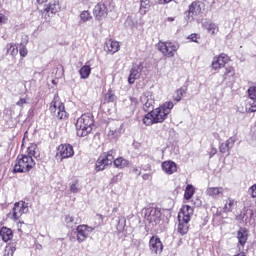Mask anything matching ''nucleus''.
Here are the masks:
<instances>
[{"label":"nucleus","mask_w":256,"mask_h":256,"mask_svg":"<svg viewBox=\"0 0 256 256\" xmlns=\"http://www.w3.org/2000/svg\"><path fill=\"white\" fill-rule=\"evenodd\" d=\"M248 194L250 195V197H252V199H256V184L252 185L248 189Z\"/></svg>","instance_id":"43"},{"label":"nucleus","mask_w":256,"mask_h":256,"mask_svg":"<svg viewBox=\"0 0 256 256\" xmlns=\"http://www.w3.org/2000/svg\"><path fill=\"white\" fill-rule=\"evenodd\" d=\"M133 172L138 173V175H141V171H139V168H137V167L133 168Z\"/></svg>","instance_id":"54"},{"label":"nucleus","mask_w":256,"mask_h":256,"mask_svg":"<svg viewBox=\"0 0 256 256\" xmlns=\"http://www.w3.org/2000/svg\"><path fill=\"white\" fill-rule=\"evenodd\" d=\"M227 151H229V149L225 146V143H222L220 145V152L227 153Z\"/></svg>","instance_id":"52"},{"label":"nucleus","mask_w":256,"mask_h":256,"mask_svg":"<svg viewBox=\"0 0 256 256\" xmlns=\"http://www.w3.org/2000/svg\"><path fill=\"white\" fill-rule=\"evenodd\" d=\"M6 54L10 55L12 57L13 61L17 58V55H19V48L17 47V44L15 43H8L6 45Z\"/></svg>","instance_id":"19"},{"label":"nucleus","mask_w":256,"mask_h":256,"mask_svg":"<svg viewBox=\"0 0 256 256\" xmlns=\"http://www.w3.org/2000/svg\"><path fill=\"white\" fill-rule=\"evenodd\" d=\"M8 21H9V18H7L5 14L0 13V25H6Z\"/></svg>","instance_id":"48"},{"label":"nucleus","mask_w":256,"mask_h":256,"mask_svg":"<svg viewBox=\"0 0 256 256\" xmlns=\"http://www.w3.org/2000/svg\"><path fill=\"white\" fill-rule=\"evenodd\" d=\"M15 253V247L14 246H9L4 250V255L3 256H13Z\"/></svg>","instance_id":"42"},{"label":"nucleus","mask_w":256,"mask_h":256,"mask_svg":"<svg viewBox=\"0 0 256 256\" xmlns=\"http://www.w3.org/2000/svg\"><path fill=\"white\" fill-rule=\"evenodd\" d=\"M227 63H229V56L226 54H220L213 58L212 69H214V71H219V69H223Z\"/></svg>","instance_id":"12"},{"label":"nucleus","mask_w":256,"mask_h":256,"mask_svg":"<svg viewBox=\"0 0 256 256\" xmlns=\"http://www.w3.org/2000/svg\"><path fill=\"white\" fill-rule=\"evenodd\" d=\"M199 205H201V201L200 200H198L197 207H199Z\"/></svg>","instance_id":"59"},{"label":"nucleus","mask_w":256,"mask_h":256,"mask_svg":"<svg viewBox=\"0 0 256 256\" xmlns=\"http://www.w3.org/2000/svg\"><path fill=\"white\" fill-rule=\"evenodd\" d=\"M79 74L81 76V79H88V77L91 75V66L84 65L80 70Z\"/></svg>","instance_id":"33"},{"label":"nucleus","mask_w":256,"mask_h":256,"mask_svg":"<svg viewBox=\"0 0 256 256\" xmlns=\"http://www.w3.org/2000/svg\"><path fill=\"white\" fill-rule=\"evenodd\" d=\"M235 79V69L233 67H227L224 73V81H231Z\"/></svg>","instance_id":"34"},{"label":"nucleus","mask_w":256,"mask_h":256,"mask_svg":"<svg viewBox=\"0 0 256 256\" xmlns=\"http://www.w3.org/2000/svg\"><path fill=\"white\" fill-rule=\"evenodd\" d=\"M73 221H75L73 216H70V215L65 216V223H66L67 227H73Z\"/></svg>","instance_id":"44"},{"label":"nucleus","mask_w":256,"mask_h":256,"mask_svg":"<svg viewBox=\"0 0 256 256\" xmlns=\"http://www.w3.org/2000/svg\"><path fill=\"white\" fill-rule=\"evenodd\" d=\"M61 107H65V105L62 104L59 95L55 94L52 102L50 103V113H55V110Z\"/></svg>","instance_id":"21"},{"label":"nucleus","mask_w":256,"mask_h":256,"mask_svg":"<svg viewBox=\"0 0 256 256\" xmlns=\"http://www.w3.org/2000/svg\"><path fill=\"white\" fill-rule=\"evenodd\" d=\"M143 123L144 125H146L147 127H151V125H155V123H157V120L155 118V114L153 112V110L151 112H148L144 118H143Z\"/></svg>","instance_id":"23"},{"label":"nucleus","mask_w":256,"mask_h":256,"mask_svg":"<svg viewBox=\"0 0 256 256\" xmlns=\"http://www.w3.org/2000/svg\"><path fill=\"white\" fill-rule=\"evenodd\" d=\"M224 193L225 189L223 187H208L206 189V195L212 199H219V197H223Z\"/></svg>","instance_id":"17"},{"label":"nucleus","mask_w":256,"mask_h":256,"mask_svg":"<svg viewBox=\"0 0 256 256\" xmlns=\"http://www.w3.org/2000/svg\"><path fill=\"white\" fill-rule=\"evenodd\" d=\"M193 216V208L189 205H185L181 208V210L178 213V220L180 221H186L189 223L191 221V217Z\"/></svg>","instance_id":"15"},{"label":"nucleus","mask_w":256,"mask_h":256,"mask_svg":"<svg viewBox=\"0 0 256 256\" xmlns=\"http://www.w3.org/2000/svg\"><path fill=\"white\" fill-rule=\"evenodd\" d=\"M35 167L33 157L27 155H19L14 164V173H29Z\"/></svg>","instance_id":"2"},{"label":"nucleus","mask_w":256,"mask_h":256,"mask_svg":"<svg viewBox=\"0 0 256 256\" xmlns=\"http://www.w3.org/2000/svg\"><path fill=\"white\" fill-rule=\"evenodd\" d=\"M158 49L165 57H175V53L179 50V45L173 42H159Z\"/></svg>","instance_id":"7"},{"label":"nucleus","mask_w":256,"mask_h":256,"mask_svg":"<svg viewBox=\"0 0 256 256\" xmlns=\"http://www.w3.org/2000/svg\"><path fill=\"white\" fill-rule=\"evenodd\" d=\"M237 237H238L239 244L243 246L247 243L249 232L244 228H240L237 233Z\"/></svg>","instance_id":"24"},{"label":"nucleus","mask_w":256,"mask_h":256,"mask_svg":"<svg viewBox=\"0 0 256 256\" xmlns=\"http://www.w3.org/2000/svg\"><path fill=\"white\" fill-rule=\"evenodd\" d=\"M73 155H75V150H73L71 144H61L58 146L56 158L60 159V161H63V159H69L70 157H73Z\"/></svg>","instance_id":"8"},{"label":"nucleus","mask_w":256,"mask_h":256,"mask_svg":"<svg viewBox=\"0 0 256 256\" xmlns=\"http://www.w3.org/2000/svg\"><path fill=\"white\" fill-rule=\"evenodd\" d=\"M203 27L210 33V35H217V33H219V25L211 21L204 22Z\"/></svg>","instance_id":"20"},{"label":"nucleus","mask_w":256,"mask_h":256,"mask_svg":"<svg viewBox=\"0 0 256 256\" xmlns=\"http://www.w3.org/2000/svg\"><path fill=\"white\" fill-rule=\"evenodd\" d=\"M177 231L180 233V235H187L189 232V222L178 220Z\"/></svg>","instance_id":"27"},{"label":"nucleus","mask_w":256,"mask_h":256,"mask_svg":"<svg viewBox=\"0 0 256 256\" xmlns=\"http://www.w3.org/2000/svg\"><path fill=\"white\" fill-rule=\"evenodd\" d=\"M142 213L146 223H149L152 227L161 223V210H159V208H145L142 210Z\"/></svg>","instance_id":"4"},{"label":"nucleus","mask_w":256,"mask_h":256,"mask_svg":"<svg viewBox=\"0 0 256 256\" xmlns=\"http://www.w3.org/2000/svg\"><path fill=\"white\" fill-rule=\"evenodd\" d=\"M195 195V187L191 184H188L185 188L184 199L189 201Z\"/></svg>","instance_id":"29"},{"label":"nucleus","mask_w":256,"mask_h":256,"mask_svg":"<svg viewBox=\"0 0 256 256\" xmlns=\"http://www.w3.org/2000/svg\"><path fill=\"white\" fill-rule=\"evenodd\" d=\"M44 9H46L48 13H51V15H55V13H59L61 7H59L58 1H53L46 5Z\"/></svg>","instance_id":"25"},{"label":"nucleus","mask_w":256,"mask_h":256,"mask_svg":"<svg viewBox=\"0 0 256 256\" xmlns=\"http://www.w3.org/2000/svg\"><path fill=\"white\" fill-rule=\"evenodd\" d=\"M93 15L96 21H103V19H106L107 15H109V10L105 3L100 2L96 4L93 9Z\"/></svg>","instance_id":"10"},{"label":"nucleus","mask_w":256,"mask_h":256,"mask_svg":"<svg viewBox=\"0 0 256 256\" xmlns=\"http://www.w3.org/2000/svg\"><path fill=\"white\" fill-rule=\"evenodd\" d=\"M51 17H53V14H51L44 8V10L42 11V19H44V22L49 23L51 21Z\"/></svg>","instance_id":"40"},{"label":"nucleus","mask_w":256,"mask_h":256,"mask_svg":"<svg viewBox=\"0 0 256 256\" xmlns=\"http://www.w3.org/2000/svg\"><path fill=\"white\" fill-rule=\"evenodd\" d=\"M93 131V115L83 114L76 122V135L78 137H87Z\"/></svg>","instance_id":"1"},{"label":"nucleus","mask_w":256,"mask_h":256,"mask_svg":"<svg viewBox=\"0 0 256 256\" xmlns=\"http://www.w3.org/2000/svg\"><path fill=\"white\" fill-rule=\"evenodd\" d=\"M129 99H130L131 105H133L134 107H137V105H139V99H137V97L130 96Z\"/></svg>","instance_id":"50"},{"label":"nucleus","mask_w":256,"mask_h":256,"mask_svg":"<svg viewBox=\"0 0 256 256\" xmlns=\"http://www.w3.org/2000/svg\"><path fill=\"white\" fill-rule=\"evenodd\" d=\"M80 23H87L93 19L89 10H84L79 15Z\"/></svg>","instance_id":"30"},{"label":"nucleus","mask_w":256,"mask_h":256,"mask_svg":"<svg viewBox=\"0 0 256 256\" xmlns=\"http://www.w3.org/2000/svg\"><path fill=\"white\" fill-rule=\"evenodd\" d=\"M141 71H143L142 63L138 64L137 66H135L134 68L131 69L130 75L128 77L129 85H133V83H135V81H137V79H139V77H141Z\"/></svg>","instance_id":"16"},{"label":"nucleus","mask_w":256,"mask_h":256,"mask_svg":"<svg viewBox=\"0 0 256 256\" xmlns=\"http://www.w3.org/2000/svg\"><path fill=\"white\" fill-rule=\"evenodd\" d=\"M248 113H255L256 112V101H254L249 108H247Z\"/></svg>","instance_id":"51"},{"label":"nucleus","mask_w":256,"mask_h":256,"mask_svg":"<svg viewBox=\"0 0 256 256\" xmlns=\"http://www.w3.org/2000/svg\"><path fill=\"white\" fill-rule=\"evenodd\" d=\"M27 213H29V204L25 201H19L14 204L12 211L7 214V218L17 222Z\"/></svg>","instance_id":"3"},{"label":"nucleus","mask_w":256,"mask_h":256,"mask_svg":"<svg viewBox=\"0 0 256 256\" xmlns=\"http://www.w3.org/2000/svg\"><path fill=\"white\" fill-rule=\"evenodd\" d=\"M54 117H57V119H65L67 118V111H65V106L60 107L55 110V112H51Z\"/></svg>","instance_id":"32"},{"label":"nucleus","mask_w":256,"mask_h":256,"mask_svg":"<svg viewBox=\"0 0 256 256\" xmlns=\"http://www.w3.org/2000/svg\"><path fill=\"white\" fill-rule=\"evenodd\" d=\"M20 57L25 58L27 57L29 51L27 50V47L23 46L19 49Z\"/></svg>","instance_id":"47"},{"label":"nucleus","mask_w":256,"mask_h":256,"mask_svg":"<svg viewBox=\"0 0 256 256\" xmlns=\"http://www.w3.org/2000/svg\"><path fill=\"white\" fill-rule=\"evenodd\" d=\"M235 205H237V202H235V199L228 198L227 200H225V204L223 207L224 213H231V211L235 209Z\"/></svg>","instance_id":"26"},{"label":"nucleus","mask_w":256,"mask_h":256,"mask_svg":"<svg viewBox=\"0 0 256 256\" xmlns=\"http://www.w3.org/2000/svg\"><path fill=\"white\" fill-rule=\"evenodd\" d=\"M91 234V228L87 225H80L76 229V236L78 243H83Z\"/></svg>","instance_id":"14"},{"label":"nucleus","mask_w":256,"mask_h":256,"mask_svg":"<svg viewBox=\"0 0 256 256\" xmlns=\"http://www.w3.org/2000/svg\"><path fill=\"white\" fill-rule=\"evenodd\" d=\"M104 101L106 103H115L117 101V96H115L113 91L109 90L104 96Z\"/></svg>","instance_id":"35"},{"label":"nucleus","mask_w":256,"mask_h":256,"mask_svg":"<svg viewBox=\"0 0 256 256\" xmlns=\"http://www.w3.org/2000/svg\"><path fill=\"white\" fill-rule=\"evenodd\" d=\"M171 1H173V0H160V3H171Z\"/></svg>","instance_id":"56"},{"label":"nucleus","mask_w":256,"mask_h":256,"mask_svg":"<svg viewBox=\"0 0 256 256\" xmlns=\"http://www.w3.org/2000/svg\"><path fill=\"white\" fill-rule=\"evenodd\" d=\"M113 152H108L107 154H103L96 161V171H104L105 167L111 165L113 163Z\"/></svg>","instance_id":"9"},{"label":"nucleus","mask_w":256,"mask_h":256,"mask_svg":"<svg viewBox=\"0 0 256 256\" xmlns=\"http://www.w3.org/2000/svg\"><path fill=\"white\" fill-rule=\"evenodd\" d=\"M114 166L117 167V169H125V167H129V162L127 159L119 157L114 160Z\"/></svg>","instance_id":"28"},{"label":"nucleus","mask_w":256,"mask_h":256,"mask_svg":"<svg viewBox=\"0 0 256 256\" xmlns=\"http://www.w3.org/2000/svg\"><path fill=\"white\" fill-rule=\"evenodd\" d=\"M156 0H141V9H145V11H149L153 5H155Z\"/></svg>","instance_id":"36"},{"label":"nucleus","mask_w":256,"mask_h":256,"mask_svg":"<svg viewBox=\"0 0 256 256\" xmlns=\"http://www.w3.org/2000/svg\"><path fill=\"white\" fill-rule=\"evenodd\" d=\"M174 106L175 105L173 104V102L169 101L152 110L156 119V123H163V121H165V119H167V116L171 113V110Z\"/></svg>","instance_id":"5"},{"label":"nucleus","mask_w":256,"mask_h":256,"mask_svg":"<svg viewBox=\"0 0 256 256\" xmlns=\"http://www.w3.org/2000/svg\"><path fill=\"white\" fill-rule=\"evenodd\" d=\"M106 45L110 53H117L119 51V42L117 41L109 40Z\"/></svg>","instance_id":"31"},{"label":"nucleus","mask_w":256,"mask_h":256,"mask_svg":"<svg viewBox=\"0 0 256 256\" xmlns=\"http://www.w3.org/2000/svg\"><path fill=\"white\" fill-rule=\"evenodd\" d=\"M187 93V90L180 88L178 90H176L175 94H174V101H181V99H183V97H185V94Z\"/></svg>","instance_id":"37"},{"label":"nucleus","mask_w":256,"mask_h":256,"mask_svg":"<svg viewBox=\"0 0 256 256\" xmlns=\"http://www.w3.org/2000/svg\"><path fill=\"white\" fill-rule=\"evenodd\" d=\"M205 10V4L201 1H194L189 6L188 12H186V21L191 23L195 17H199L200 14Z\"/></svg>","instance_id":"6"},{"label":"nucleus","mask_w":256,"mask_h":256,"mask_svg":"<svg viewBox=\"0 0 256 256\" xmlns=\"http://www.w3.org/2000/svg\"><path fill=\"white\" fill-rule=\"evenodd\" d=\"M35 151H37V145L31 144V145L28 146V148H27V153H28V155H26V156H27V157H35Z\"/></svg>","instance_id":"39"},{"label":"nucleus","mask_w":256,"mask_h":256,"mask_svg":"<svg viewBox=\"0 0 256 256\" xmlns=\"http://www.w3.org/2000/svg\"><path fill=\"white\" fill-rule=\"evenodd\" d=\"M0 236L2 237V241L7 243V241H11V239H13V231L7 227H2L0 230Z\"/></svg>","instance_id":"22"},{"label":"nucleus","mask_w":256,"mask_h":256,"mask_svg":"<svg viewBox=\"0 0 256 256\" xmlns=\"http://www.w3.org/2000/svg\"><path fill=\"white\" fill-rule=\"evenodd\" d=\"M167 21H169L170 23H173V21H175V18H173V17H168V18H167Z\"/></svg>","instance_id":"57"},{"label":"nucleus","mask_w":256,"mask_h":256,"mask_svg":"<svg viewBox=\"0 0 256 256\" xmlns=\"http://www.w3.org/2000/svg\"><path fill=\"white\" fill-rule=\"evenodd\" d=\"M27 101H28L27 96L24 98H20L19 101L16 102V105L18 107H24L25 105H27Z\"/></svg>","instance_id":"46"},{"label":"nucleus","mask_w":256,"mask_h":256,"mask_svg":"<svg viewBox=\"0 0 256 256\" xmlns=\"http://www.w3.org/2000/svg\"><path fill=\"white\" fill-rule=\"evenodd\" d=\"M248 97L252 100L256 99V86H251L248 89Z\"/></svg>","instance_id":"41"},{"label":"nucleus","mask_w":256,"mask_h":256,"mask_svg":"<svg viewBox=\"0 0 256 256\" xmlns=\"http://www.w3.org/2000/svg\"><path fill=\"white\" fill-rule=\"evenodd\" d=\"M224 144L225 147H227L229 150L233 149V145H235V139L229 138Z\"/></svg>","instance_id":"45"},{"label":"nucleus","mask_w":256,"mask_h":256,"mask_svg":"<svg viewBox=\"0 0 256 256\" xmlns=\"http://www.w3.org/2000/svg\"><path fill=\"white\" fill-rule=\"evenodd\" d=\"M149 247L151 253L154 255H161V253H163V243L161 242V239L155 236L150 239Z\"/></svg>","instance_id":"13"},{"label":"nucleus","mask_w":256,"mask_h":256,"mask_svg":"<svg viewBox=\"0 0 256 256\" xmlns=\"http://www.w3.org/2000/svg\"><path fill=\"white\" fill-rule=\"evenodd\" d=\"M37 3H39V5H43V3H47V0H37Z\"/></svg>","instance_id":"55"},{"label":"nucleus","mask_w":256,"mask_h":256,"mask_svg":"<svg viewBox=\"0 0 256 256\" xmlns=\"http://www.w3.org/2000/svg\"><path fill=\"white\" fill-rule=\"evenodd\" d=\"M162 171L166 175H173V173H177V164L173 161H165L162 163Z\"/></svg>","instance_id":"18"},{"label":"nucleus","mask_w":256,"mask_h":256,"mask_svg":"<svg viewBox=\"0 0 256 256\" xmlns=\"http://www.w3.org/2000/svg\"><path fill=\"white\" fill-rule=\"evenodd\" d=\"M187 39H189V41H192L193 43H197L198 39H199V35L197 34H191L187 37Z\"/></svg>","instance_id":"49"},{"label":"nucleus","mask_w":256,"mask_h":256,"mask_svg":"<svg viewBox=\"0 0 256 256\" xmlns=\"http://www.w3.org/2000/svg\"><path fill=\"white\" fill-rule=\"evenodd\" d=\"M71 193H79L81 191V186L79 185V180H74L70 184Z\"/></svg>","instance_id":"38"},{"label":"nucleus","mask_w":256,"mask_h":256,"mask_svg":"<svg viewBox=\"0 0 256 256\" xmlns=\"http://www.w3.org/2000/svg\"><path fill=\"white\" fill-rule=\"evenodd\" d=\"M142 179H143L144 181H149V179H151V174H144V175L142 176Z\"/></svg>","instance_id":"53"},{"label":"nucleus","mask_w":256,"mask_h":256,"mask_svg":"<svg viewBox=\"0 0 256 256\" xmlns=\"http://www.w3.org/2000/svg\"><path fill=\"white\" fill-rule=\"evenodd\" d=\"M109 135H115V131L110 130Z\"/></svg>","instance_id":"58"},{"label":"nucleus","mask_w":256,"mask_h":256,"mask_svg":"<svg viewBox=\"0 0 256 256\" xmlns=\"http://www.w3.org/2000/svg\"><path fill=\"white\" fill-rule=\"evenodd\" d=\"M140 101L143 105L144 111H149V109H153V105H155V97L153 96V92L145 91L141 95Z\"/></svg>","instance_id":"11"}]
</instances>
